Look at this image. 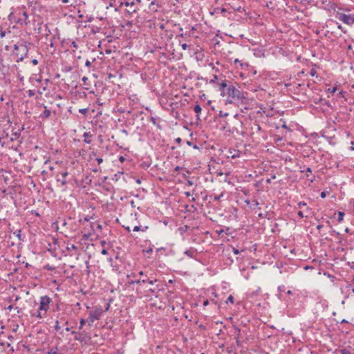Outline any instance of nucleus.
I'll use <instances>...</instances> for the list:
<instances>
[{
    "label": "nucleus",
    "mask_w": 354,
    "mask_h": 354,
    "mask_svg": "<svg viewBox=\"0 0 354 354\" xmlns=\"http://www.w3.org/2000/svg\"><path fill=\"white\" fill-rule=\"evenodd\" d=\"M234 64H239L241 68H243V66H248V64L247 63L244 64V63H243L242 61L239 60V59H236L234 60Z\"/></svg>",
    "instance_id": "6ab92c4d"
},
{
    "label": "nucleus",
    "mask_w": 354,
    "mask_h": 354,
    "mask_svg": "<svg viewBox=\"0 0 354 354\" xmlns=\"http://www.w3.org/2000/svg\"><path fill=\"white\" fill-rule=\"evenodd\" d=\"M101 253H102V254H104V255L107 254V253H108L107 250H106V249H105V248L102 249V251H101Z\"/></svg>",
    "instance_id": "49530a36"
},
{
    "label": "nucleus",
    "mask_w": 354,
    "mask_h": 354,
    "mask_svg": "<svg viewBox=\"0 0 354 354\" xmlns=\"http://www.w3.org/2000/svg\"><path fill=\"white\" fill-rule=\"evenodd\" d=\"M68 175L67 171L62 173V178H57V181L60 182L62 186H65L67 184L66 177Z\"/></svg>",
    "instance_id": "9b49d317"
},
{
    "label": "nucleus",
    "mask_w": 354,
    "mask_h": 354,
    "mask_svg": "<svg viewBox=\"0 0 354 354\" xmlns=\"http://www.w3.org/2000/svg\"><path fill=\"white\" fill-rule=\"evenodd\" d=\"M196 28L195 26H192L190 28V31L189 32H191V34H192V32L196 31Z\"/></svg>",
    "instance_id": "8fccbe9b"
},
{
    "label": "nucleus",
    "mask_w": 354,
    "mask_h": 354,
    "mask_svg": "<svg viewBox=\"0 0 354 354\" xmlns=\"http://www.w3.org/2000/svg\"><path fill=\"white\" fill-rule=\"evenodd\" d=\"M28 15L26 12H22V17L19 18L16 22L19 24H28Z\"/></svg>",
    "instance_id": "1a4fd4ad"
},
{
    "label": "nucleus",
    "mask_w": 354,
    "mask_h": 354,
    "mask_svg": "<svg viewBox=\"0 0 354 354\" xmlns=\"http://www.w3.org/2000/svg\"><path fill=\"white\" fill-rule=\"evenodd\" d=\"M59 310H60L59 304V303H57V304H55V308H53V311H54V312H55V311H59Z\"/></svg>",
    "instance_id": "ea45409f"
},
{
    "label": "nucleus",
    "mask_w": 354,
    "mask_h": 354,
    "mask_svg": "<svg viewBox=\"0 0 354 354\" xmlns=\"http://www.w3.org/2000/svg\"><path fill=\"white\" fill-rule=\"evenodd\" d=\"M102 313L101 308H95L89 313L88 315V326H91L93 323L100 319Z\"/></svg>",
    "instance_id": "39448f33"
},
{
    "label": "nucleus",
    "mask_w": 354,
    "mask_h": 354,
    "mask_svg": "<svg viewBox=\"0 0 354 354\" xmlns=\"http://www.w3.org/2000/svg\"><path fill=\"white\" fill-rule=\"evenodd\" d=\"M184 253L187 256H188L191 258H193L196 254V251L194 249H190V250H187L186 251H185Z\"/></svg>",
    "instance_id": "2eb2a0df"
},
{
    "label": "nucleus",
    "mask_w": 354,
    "mask_h": 354,
    "mask_svg": "<svg viewBox=\"0 0 354 354\" xmlns=\"http://www.w3.org/2000/svg\"><path fill=\"white\" fill-rule=\"evenodd\" d=\"M150 121L156 126H157L159 129H160V125L159 123H157L156 119L154 117H151Z\"/></svg>",
    "instance_id": "4be33fe9"
},
{
    "label": "nucleus",
    "mask_w": 354,
    "mask_h": 354,
    "mask_svg": "<svg viewBox=\"0 0 354 354\" xmlns=\"http://www.w3.org/2000/svg\"><path fill=\"white\" fill-rule=\"evenodd\" d=\"M38 304L37 310L34 313H31V316L39 319L46 318L50 306L53 305L52 299L48 295L41 296L39 297Z\"/></svg>",
    "instance_id": "f257e3e1"
},
{
    "label": "nucleus",
    "mask_w": 354,
    "mask_h": 354,
    "mask_svg": "<svg viewBox=\"0 0 354 354\" xmlns=\"http://www.w3.org/2000/svg\"><path fill=\"white\" fill-rule=\"evenodd\" d=\"M335 17L346 25L351 26L354 24V15H346L337 12Z\"/></svg>",
    "instance_id": "20e7f679"
},
{
    "label": "nucleus",
    "mask_w": 354,
    "mask_h": 354,
    "mask_svg": "<svg viewBox=\"0 0 354 354\" xmlns=\"http://www.w3.org/2000/svg\"><path fill=\"white\" fill-rule=\"evenodd\" d=\"M194 111L197 113V119L199 120L198 114L201 112L202 109L198 104H196L194 108Z\"/></svg>",
    "instance_id": "dca6fc26"
},
{
    "label": "nucleus",
    "mask_w": 354,
    "mask_h": 354,
    "mask_svg": "<svg viewBox=\"0 0 354 354\" xmlns=\"http://www.w3.org/2000/svg\"><path fill=\"white\" fill-rule=\"evenodd\" d=\"M255 126L258 131H260L261 130V127L259 124H255Z\"/></svg>",
    "instance_id": "603ef678"
},
{
    "label": "nucleus",
    "mask_w": 354,
    "mask_h": 354,
    "mask_svg": "<svg viewBox=\"0 0 354 354\" xmlns=\"http://www.w3.org/2000/svg\"><path fill=\"white\" fill-rule=\"evenodd\" d=\"M96 160H97L98 164H100V163H102L103 162V159L102 158H97Z\"/></svg>",
    "instance_id": "de8ad7c7"
},
{
    "label": "nucleus",
    "mask_w": 354,
    "mask_h": 354,
    "mask_svg": "<svg viewBox=\"0 0 354 354\" xmlns=\"http://www.w3.org/2000/svg\"><path fill=\"white\" fill-rule=\"evenodd\" d=\"M156 3V0H153L150 4H149V8H151L153 5H155Z\"/></svg>",
    "instance_id": "6e6d98bb"
},
{
    "label": "nucleus",
    "mask_w": 354,
    "mask_h": 354,
    "mask_svg": "<svg viewBox=\"0 0 354 354\" xmlns=\"http://www.w3.org/2000/svg\"><path fill=\"white\" fill-rule=\"evenodd\" d=\"M13 306L12 305H9L8 307H7V309L9 310H11L12 309Z\"/></svg>",
    "instance_id": "338daca9"
},
{
    "label": "nucleus",
    "mask_w": 354,
    "mask_h": 354,
    "mask_svg": "<svg viewBox=\"0 0 354 354\" xmlns=\"http://www.w3.org/2000/svg\"><path fill=\"white\" fill-rule=\"evenodd\" d=\"M307 204L305 202L301 201L297 203V208H303L304 207H306Z\"/></svg>",
    "instance_id": "393cba45"
},
{
    "label": "nucleus",
    "mask_w": 354,
    "mask_h": 354,
    "mask_svg": "<svg viewBox=\"0 0 354 354\" xmlns=\"http://www.w3.org/2000/svg\"><path fill=\"white\" fill-rule=\"evenodd\" d=\"M225 95L232 97V99H241L243 98V93L241 91L236 88L232 84H230L225 91Z\"/></svg>",
    "instance_id": "7ed1b4c3"
},
{
    "label": "nucleus",
    "mask_w": 354,
    "mask_h": 354,
    "mask_svg": "<svg viewBox=\"0 0 354 354\" xmlns=\"http://www.w3.org/2000/svg\"><path fill=\"white\" fill-rule=\"evenodd\" d=\"M181 47L184 50H185L189 47V46L187 44H183Z\"/></svg>",
    "instance_id": "a18cd8bd"
},
{
    "label": "nucleus",
    "mask_w": 354,
    "mask_h": 354,
    "mask_svg": "<svg viewBox=\"0 0 354 354\" xmlns=\"http://www.w3.org/2000/svg\"><path fill=\"white\" fill-rule=\"evenodd\" d=\"M346 290L348 294L354 293V287L351 284H348L346 286Z\"/></svg>",
    "instance_id": "f3484780"
},
{
    "label": "nucleus",
    "mask_w": 354,
    "mask_h": 354,
    "mask_svg": "<svg viewBox=\"0 0 354 354\" xmlns=\"http://www.w3.org/2000/svg\"><path fill=\"white\" fill-rule=\"evenodd\" d=\"M93 19L94 18L92 16H88V15L86 16V21H87L91 22V21H92L93 20Z\"/></svg>",
    "instance_id": "79ce46f5"
},
{
    "label": "nucleus",
    "mask_w": 354,
    "mask_h": 354,
    "mask_svg": "<svg viewBox=\"0 0 354 354\" xmlns=\"http://www.w3.org/2000/svg\"><path fill=\"white\" fill-rule=\"evenodd\" d=\"M187 144L188 145L191 146V147H193L194 149H199V147L197 145H193V143L192 142H190V141H187Z\"/></svg>",
    "instance_id": "72a5a7b5"
},
{
    "label": "nucleus",
    "mask_w": 354,
    "mask_h": 354,
    "mask_svg": "<svg viewBox=\"0 0 354 354\" xmlns=\"http://www.w3.org/2000/svg\"><path fill=\"white\" fill-rule=\"evenodd\" d=\"M131 283H138V284H139V283H142V279H138V280H136V281H132Z\"/></svg>",
    "instance_id": "5fc2aeb1"
},
{
    "label": "nucleus",
    "mask_w": 354,
    "mask_h": 354,
    "mask_svg": "<svg viewBox=\"0 0 354 354\" xmlns=\"http://www.w3.org/2000/svg\"><path fill=\"white\" fill-rule=\"evenodd\" d=\"M5 35H6V32L5 31H1L0 32V37H1V38L4 37Z\"/></svg>",
    "instance_id": "3c124183"
},
{
    "label": "nucleus",
    "mask_w": 354,
    "mask_h": 354,
    "mask_svg": "<svg viewBox=\"0 0 354 354\" xmlns=\"http://www.w3.org/2000/svg\"><path fill=\"white\" fill-rule=\"evenodd\" d=\"M222 196H223V194H221V195H219V196H215L214 197V201H219V200H220V198H221Z\"/></svg>",
    "instance_id": "37998d69"
},
{
    "label": "nucleus",
    "mask_w": 354,
    "mask_h": 354,
    "mask_svg": "<svg viewBox=\"0 0 354 354\" xmlns=\"http://www.w3.org/2000/svg\"><path fill=\"white\" fill-rule=\"evenodd\" d=\"M229 84H227V81H223L221 83L219 84V91H221V94L223 96L225 95V91L227 88V86Z\"/></svg>",
    "instance_id": "6e6552de"
},
{
    "label": "nucleus",
    "mask_w": 354,
    "mask_h": 354,
    "mask_svg": "<svg viewBox=\"0 0 354 354\" xmlns=\"http://www.w3.org/2000/svg\"><path fill=\"white\" fill-rule=\"evenodd\" d=\"M286 290V288H285V286H279L278 287V290L280 292H284Z\"/></svg>",
    "instance_id": "4c0bfd02"
},
{
    "label": "nucleus",
    "mask_w": 354,
    "mask_h": 354,
    "mask_svg": "<svg viewBox=\"0 0 354 354\" xmlns=\"http://www.w3.org/2000/svg\"><path fill=\"white\" fill-rule=\"evenodd\" d=\"M123 6L129 8V9H127V12L129 15L136 12L138 9L136 6V2L134 1L124 0V2L120 3V7Z\"/></svg>",
    "instance_id": "423d86ee"
},
{
    "label": "nucleus",
    "mask_w": 354,
    "mask_h": 354,
    "mask_svg": "<svg viewBox=\"0 0 354 354\" xmlns=\"http://www.w3.org/2000/svg\"><path fill=\"white\" fill-rule=\"evenodd\" d=\"M272 4V2L271 1H270L266 3V7H267L268 8H270V9L273 10L274 8L271 6Z\"/></svg>",
    "instance_id": "c9c22d12"
},
{
    "label": "nucleus",
    "mask_w": 354,
    "mask_h": 354,
    "mask_svg": "<svg viewBox=\"0 0 354 354\" xmlns=\"http://www.w3.org/2000/svg\"><path fill=\"white\" fill-rule=\"evenodd\" d=\"M91 217H90L89 216H86L84 217L83 219H80V223H82L83 221L88 222L91 220Z\"/></svg>",
    "instance_id": "cd10ccee"
},
{
    "label": "nucleus",
    "mask_w": 354,
    "mask_h": 354,
    "mask_svg": "<svg viewBox=\"0 0 354 354\" xmlns=\"http://www.w3.org/2000/svg\"><path fill=\"white\" fill-rule=\"evenodd\" d=\"M40 106L44 108V111L39 115V118L43 120L49 118L51 115V111L44 104H41Z\"/></svg>",
    "instance_id": "0eeeda50"
},
{
    "label": "nucleus",
    "mask_w": 354,
    "mask_h": 354,
    "mask_svg": "<svg viewBox=\"0 0 354 354\" xmlns=\"http://www.w3.org/2000/svg\"><path fill=\"white\" fill-rule=\"evenodd\" d=\"M67 44H69L70 46L73 48V51H75L79 47L75 41H71V40L68 39V41L67 42Z\"/></svg>",
    "instance_id": "4468645a"
},
{
    "label": "nucleus",
    "mask_w": 354,
    "mask_h": 354,
    "mask_svg": "<svg viewBox=\"0 0 354 354\" xmlns=\"http://www.w3.org/2000/svg\"><path fill=\"white\" fill-rule=\"evenodd\" d=\"M85 66L88 68H90L91 66V62L87 59L85 62Z\"/></svg>",
    "instance_id": "a19ab883"
},
{
    "label": "nucleus",
    "mask_w": 354,
    "mask_h": 354,
    "mask_svg": "<svg viewBox=\"0 0 354 354\" xmlns=\"http://www.w3.org/2000/svg\"><path fill=\"white\" fill-rule=\"evenodd\" d=\"M44 269L47 270H50V271H53L55 270V267L53 266H50L49 264H47L44 266Z\"/></svg>",
    "instance_id": "5701e85b"
},
{
    "label": "nucleus",
    "mask_w": 354,
    "mask_h": 354,
    "mask_svg": "<svg viewBox=\"0 0 354 354\" xmlns=\"http://www.w3.org/2000/svg\"><path fill=\"white\" fill-rule=\"evenodd\" d=\"M320 196L322 198H324L326 196V192H322L320 194Z\"/></svg>",
    "instance_id": "864d4df0"
},
{
    "label": "nucleus",
    "mask_w": 354,
    "mask_h": 354,
    "mask_svg": "<svg viewBox=\"0 0 354 354\" xmlns=\"http://www.w3.org/2000/svg\"><path fill=\"white\" fill-rule=\"evenodd\" d=\"M114 1H115V3L117 2L119 4L120 7V3L121 2H124V1H122V0H114Z\"/></svg>",
    "instance_id": "052dcab7"
},
{
    "label": "nucleus",
    "mask_w": 354,
    "mask_h": 354,
    "mask_svg": "<svg viewBox=\"0 0 354 354\" xmlns=\"http://www.w3.org/2000/svg\"><path fill=\"white\" fill-rule=\"evenodd\" d=\"M67 249H68V250H73L77 251V249H78V248H77V246H76V245H74V244H71V245H70V246H68V247H67Z\"/></svg>",
    "instance_id": "a878e982"
},
{
    "label": "nucleus",
    "mask_w": 354,
    "mask_h": 354,
    "mask_svg": "<svg viewBox=\"0 0 354 354\" xmlns=\"http://www.w3.org/2000/svg\"><path fill=\"white\" fill-rule=\"evenodd\" d=\"M91 136L92 135L91 134L90 132H84L83 134V137L84 138V141L87 144H90L91 142V140L89 139V138H91Z\"/></svg>",
    "instance_id": "f8f14e48"
},
{
    "label": "nucleus",
    "mask_w": 354,
    "mask_h": 354,
    "mask_svg": "<svg viewBox=\"0 0 354 354\" xmlns=\"http://www.w3.org/2000/svg\"><path fill=\"white\" fill-rule=\"evenodd\" d=\"M154 281H156V279L154 281L153 280H149V279H142V283H147L149 284L152 285Z\"/></svg>",
    "instance_id": "412c9836"
},
{
    "label": "nucleus",
    "mask_w": 354,
    "mask_h": 354,
    "mask_svg": "<svg viewBox=\"0 0 354 354\" xmlns=\"http://www.w3.org/2000/svg\"><path fill=\"white\" fill-rule=\"evenodd\" d=\"M86 320L84 319H81L80 322L79 329L81 330L83 328V326L85 324Z\"/></svg>",
    "instance_id": "7c9ffc66"
},
{
    "label": "nucleus",
    "mask_w": 354,
    "mask_h": 354,
    "mask_svg": "<svg viewBox=\"0 0 354 354\" xmlns=\"http://www.w3.org/2000/svg\"><path fill=\"white\" fill-rule=\"evenodd\" d=\"M54 328L56 331H58L59 329H60V326H59V321L57 320L55 322V325L54 326Z\"/></svg>",
    "instance_id": "473e14b6"
},
{
    "label": "nucleus",
    "mask_w": 354,
    "mask_h": 354,
    "mask_svg": "<svg viewBox=\"0 0 354 354\" xmlns=\"http://www.w3.org/2000/svg\"><path fill=\"white\" fill-rule=\"evenodd\" d=\"M218 79L216 75H214V79L210 81V82H214Z\"/></svg>",
    "instance_id": "680f3d73"
},
{
    "label": "nucleus",
    "mask_w": 354,
    "mask_h": 354,
    "mask_svg": "<svg viewBox=\"0 0 354 354\" xmlns=\"http://www.w3.org/2000/svg\"><path fill=\"white\" fill-rule=\"evenodd\" d=\"M31 63L33 65H37L38 64V60L37 59H33L31 60Z\"/></svg>",
    "instance_id": "c03bdc74"
},
{
    "label": "nucleus",
    "mask_w": 354,
    "mask_h": 354,
    "mask_svg": "<svg viewBox=\"0 0 354 354\" xmlns=\"http://www.w3.org/2000/svg\"><path fill=\"white\" fill-rule=\"evenodd\" d=\"M148 291L153 294L156 292V289L149 288Z\"/></svg>",
    "instance_id": "4d7b16f0"
},
{
    "label": "nucleus",
    "mask_w": 354,
    "mask_h": 354,
    "mask_svg": "<svg viewBox=\"0 0 354 354\" xmlns=\"http://www.w3.org/2000/svg\"><path fill=\"white\" fill-rule=\"evenodd\" d=\"M297 215L300 217V218H304V217H308V216H304V213L302 211H299L297 212Z\"/></svg>",
    "instance_id": "58836bf2"
},
{
    "label": "nucleus",
    "mask_w": 354,
    "mask_h": 354,
    "mask_svg": "<svg viewBox=\"0 0 354 354\" xmlns=\"http://www.w3.org/2000/svg\"><path fill=\"white\" fill-rule=\"evenodd\" d=\"M186 36L190 37L191 36V32L180 33L179 35H178V37H186Z\"/></svg>",
    "instance_id": "f704fd0d"
},
{
    "label": "nucleus",
    "mask_w": 354,
    "mask_h": 354,
    "mask_svg": "<svg viewBox=\"0 0 354 354\" xmlns=\"http://www.w3.org/2000/svg\"><path fill=\"white\" fill-rule=\"evenodd\" d=\"M29 45L30 44H27L26 43L21 42L17 43L14 46L15 54L18 57V59L17 60V62L22 61L24 57H28Z\"/></svg>",
    "instance_id": "f03ea898"
},
{
    "label": "nucleus",
    "mask_w": 354,
    "mask_h": 354,
    "mask_svg": "<svg viewBox=\"0 0 354 354\" xmlns=\"http://www.w3.org/2000/svg\"><path fill=\"white\" fill-rule=\"evenodd\" d=\"M209 304V301L208 300H205L203 302V305L205 306H207Z\"/></svg>",
    "instance_id": "0e129e2a"
},
{
    "label": "nucleus",
    "mask_w": 354,
    "mask_h": 354,
    "mask_svg": "<svg viewBox=\"0 0 354 354\" xmlns=\"http://www.w3.org/2000/svg\"><path fill=\"white\" fill-rule=\"evenodd\" d=\"M336 91H337V87L335 86V87H333L332 88H328L327 92L333 94L335 92H336Z\"/></svg>",
    "instance_id": "2f4dec72"
},
{
    "label": "nucleus",
    "mask_w": 354,
    "mask_h": 354,
    "mask_svg": "<svg viewBox=\"0 0 354 354\" xmlns=\"http://www.w3.org/2000/svg\"><path fill=\"white\" fill-rule=\"evenodd\" d=\"M48 354H58L57 351H53L52 350L48 352Z\"/></svg>",
    "instance_id": "bf43d9fd"
},
{
    "label": "nucleus",
    "mask_w": 354,
    "mask_h": 354,
    "mask_svg": "<svg viewBox=\"0 0 354 354\" xmlns=\"http://www.w3.org/2000/svg\"><path fill=\"white\" fill-rule=\"evenodd\" d=\"M233 252L235 254H239V250L235 248H233Z\"/></svg>",
    "instance_id": "09e8293b"
},
{
    "label": "nucleus",
    "mask_w": 354,
    "mask_h": 354,
    "mask_svg": "<svg viewBox=\"0 0 354 354\" xmlns=\"http://www.w3.org/2000/svg\"><path fill=\"white\" fill-rule=\"evenodd\" d=\"M339 353L341 354H352L351 352L350 351V350L346 349V348H343V349L339 350Z\"/></svg>",
    "instance_id": "b1692460"
},
{
    "label": "nucleus",
    "mask_w": 354,
    "mask_h": 354,
    "mask_svg": "<svg viewBox=\"0 0 354 354\" xmlns=\"http://www.w3.org/2000/svg\"><path fill=\"white\" fill-rule=\"evenodd\" d=\"M228 115H229V113H227V112H226V113H224V112H223L222 111H219V113H218V115H219V117H221V118H225V117L228 116Z\"/></svg>",
    "instance_id": "c756f323"
},
{
    "label": "nucleus",
    "mask_w": 354,
    "mask_h": 354,
    "mask_svg": "<svg viewBox=\"0 0 354 354\" xmlns=\"http://www.w3.org/2000/svg\"><path fill=\"white\" fill-rule=\"evenodd\" d=\"M79 112L82 113V114H86L88 113V109L85 108V109H80L79 110Z\"/></svg>",
    "instance_id": "e433bc0d"
},
{
    "label": "nucleus",
    "mask_w": 354,
    "mask_h": 354,
    "mask_svg": "<svg viewBox=\"0 0 354 354\" xmlns=\"http://www.w3.org/2000/svg\"><path fill=\"white\" fill-rule=\"evenodd\" d=\"M27 93L29 97H32L35 95V91L34 90H28Z\"/></svg>",
    "instance_id": "bb28decb"
},
{
    "label": "nucleus",
    "mask_w": 354,
    "mask_h": 354,
    "mask_svg": "<svg viewBox=\"0 0 354 354\" xmlns=\"http://www.w3.org/2000/svg\"><path fill=\"white\" fill-rule=\"evenodd\" d=\"M226 303L228 304V303H231V304H234V297H232V295H230L227 300H226Z\"/></svg>",
    "instance_id": "c85d7f7f"
},
{
    "label": "nucleus",
    "mask_w": 354,
    "mask_h": 354,
    "mask_svg": "<svg viewBox=\"0 0 354 354\" xmlns=\"http://www.w3.org/2000/svg\"><path fill=\"white\" fill-rule=\"evenodd\" d=\"M21 232H22V230L21 229H18L17 230H15V232H13V234L17 237L19 241H24V236H22L21 234Z\"/></svg>",
    "instance_id": "9d476101"
},
{
    "label": "nucleus",
    "mask_w": 354,
    "mask_h": 354,
    "mask_svg": "<svg viewBox=\"0 0 354 354\" xmlns=\"http://www.w3.org/2000/svg\"><path fill=\"white\" fill-rule=\"evenodd\" d=\"M344 216V212H338L337 221L339 223H340V222H342L343 221Z\"/></svg>",
    "instance_id": "aec40b11"
},
{
    "label": "nucleus",
    "mask_w": 354,
    "mask_h": 354,
    "mask_svg": "<svg viewBox=\"0 0 354 354\" xmlns=\"http://www.w3.org/2000/svg\"><path fill=\"white\" fill-rule=\"evenodd\" d=\"M159 28L162 30L165 28V25L163 24H160Z\"/></svg>",
    "instance_id": "69168bd1"
},
{
    "label": "nucleus",
    "mask_w": 354,
    "mask_h": 354,
    "mask_svg": "<svg viewBox=\"0 0 354 354\" xmlns=\"http://www.w3.org/2000/svg\"><path fill=\"white\" fill-rule=\"evenodd\" d=\"M90 227H91V230H92L93 232V231H95V228H94L95 225H94L93 223H91V224H90Z\"/></svg>",
    "instance_id": "13d9d810"
},
{
    "label": "nucleus",
    "mask_w": 354,
    "mask_h": 354,
    "mask_svg": "<svg viewBox=\"0 0 354 354\" xmlns=\"http://www.w3.org/2000/svg\"><path fill=\"white\" fill-rule=\"evenodd\" d=\"M234 330H235V333L236 334V336L235 337L236 343L238 345H240L241 342L239 340V338H240V335H241V329L239 327H235Z\"/></svg>",
    "instance_id": "ddd939ff"
},
{
    "label": "nucleus",
    "mask_w": 354,
    "mask_h": 354,
    "mask_svg": "<svg viewBox=\"0 0 354 354\" xmlns=\"http://www.w3.org/2000/svg\"><path fill=\"white\" fill-rule=\"evenodd\" d=\"M322 227H323V225H318L317 226V229L318 230H320Z\"/></svg>",
    "instance_id": "e2e57ef3"
},
{
    "label": "nucleus",
    "mask_w": 354,
    "mask_h": 354,
    "mask_svg": "<svg viewBox=\"0 0 354 354\" xmlns=\"http://www.w3.org/2000/svg\"><path fill=\"white\" fill-rule=\"evenodd\" d=\"M148 229L147 226H145L144 227L141 228L140 226H135L133 229L134 232H138L140 230H142V232H145Z\"/></svg>",
    "instance_id": "a211bd4d"
},
{
    "label": "nucleus",
    "mask_w": 354,
    "mask_h": 354,
    "mask_svg": "<svg viewBox=\"0 0 354 354\" xmlns=\"http://www.w3.org/2000/svg\"><path fill=\"white\" fill-rule=\"evenodd\" d=\"M337 28L343 31V27H342V25L339 24V25L337 26Z\"/></svg>",
    "instance_id": "774afa93"
}]
</instances>
